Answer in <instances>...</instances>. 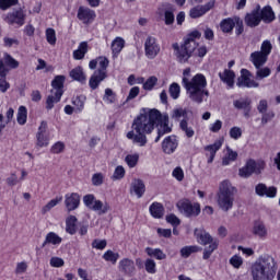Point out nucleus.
I'll return each mask as SVG.
<instances>
[{"instance_id": "52", "label": "nucleus", "mask_w": 280, "mask_h": 280, "mask_svg": "<svg viewBox=\"0 0 280 280\" xmlns=\"http://www.w3.org/2000/svg\"><path fill=\"white\" fill-rule=\"evenodd\" d=\"M144 268L149 275H155L156 273V262L154 259L148 258L144 262Z\"/></svg>"}, {"instance_id": "43", "label": "nucleus", "mask_w": 280, "mask_h": 280, "mask_svg": "<svg viewBox=\"0 0 280 280\" xmlns=\"http://www.w3.org/2000/svg\"><path fill=\"white\" fill-rule=\"evenodd\" d=\"M218 246H220V243L218 241L209 244V246L203 249V259H209L211 255H213V252L218 250Z\"/></svg>"}, {"instance_id": "50", "label": "nucleus", "mask_w": 280, "mask_h": 280, "mask_svg": "<svg viewBox=\"0 0 280 280\" xmlns=\"http://www.w3.org/2000/svg\"><path fill=\"white\" fill-rule=\"evenodd\" d=\"M103 259H105V261H110V264H117V259H119V254L109 249L105 252V254L103 255Z\"/></svg>"}, {"instance_id": "24", "label": "nucleus", "mask_w": 280, "mask_h": 280, "mask_svg": "<svg viewBox=\"0 0 280 280\" xmlns=\"http://www.w3.org/2000/svg\"><path fill=\"white\" fill-rule=\"evenodd\" d=\"M195 235H196L199 244H201L202 246H207V244H213V242H215L213 236H211V234H209V232H207L202 229L201 230L196 229Z\"/></svg>"}, {"instance_id": "29", "label": "nucleus", "mask_w": 280, "mask_h": 280, "mask_svg": "<svg viewBox=\"0 0 280 280\" xmlns=\"http://www.w3.org/2000/svg\"><path fill=\"white\" fill-rule=\"evenodd\" d=\"M149 211H150L152 218L161 219V218H163V215H165V208L163 207V203H161V202H153L150 206Z\"/></svg>"}, {"instance_id": "22", "label": "nucleus", "mask_w": 280, "mask_h": 280, "mask_svg": "<svg viewBox=\"0 0 280 280\" xmlns=\"http://www.w3.org/2000/svg\"><path fill=\"white\" fill-rule=\"evenodd\" d=\"M120 272L122 275H128L129 277H132L135 275V260L130 258H124L122 260L119 261L118 266Z\"/></svg>"}, {"instance_id": "42", "label": "nucleus", "mask_w": 280, "mask_h": 280, "mask_svg": "<svg viewBox=\"0 0 280 280\" xmlns=\"http://www.w3.org/2000/svg\"><path fill=\"white\" fill-rule=\"evenodd\" d=\"M59 202H62V197H57L55 199H51L46 206L42 208V214L45 215L46 213H49L54 207H56Z\"/></svg>"}, {"instance_id": "7", "label": "nucleus", "mask_w": 280, "mask_h": 280, "mask_svg": "<svg viewBox=\"0 0 280 280\" xmlns=\"http://www.w3.org/2000/svg\"><path fill=\"white\" fill-rule=\"evenodd\" d=\"M176 207L185 218H198L200 215V203L191 202L189 199H180Z\"/></svg>"}, {"instance_id": "47", "label": "nucleus", "mask_w": 280, "mask_h": 280, "mask_svg": "<svg viewBox=\"0 0 280 280\" xmlns=\"http://www.w3.org/2000/svg\"><path fill=\"white\" fill-rule=\"evenodd\" d=\"M4 65L10 67V69H19V61L8 52L4 54Z\"/></svg>"}, {"instance_id": "44", "label": "nucleus", "mask_w": 280, "mask_h": 280, "mask_svg": "<svg viewBox=\"0 0 280 280\" xmlns=\"http://www.w3.org/2000/svg\"><path fill=\"white\" fill-rule=\"evenodd\" d=\"M218 246H220V243L218 241L209 244V246L203 249V259H209L211 255H213V252L218 250Z\"/></svg>"}, {"instance_id": "16", "label": "nucleus", "mask_w": 280, "mask_h": 280, "mask_svg": "<svg viewBox=\"0 0 280 280\" xmlns=\"http://www.w3.org/2000/svg\"><path fill=\"white\" fill-rule=\"evenodd\" d=\"M237 86H245L247 89H257L259 83L250 79V71L246 69L241 70V77L237 79Z\"/></svg>"}, {"instance_id": "36", "label": "nucleus", "mask_w": 280, "mask_h": 280, "mask_svg": "<svg viewBox=\"0 0 280 280\" xmlns=\"http://www.w3.org/2000/svg\"><path fill=\"white\" fill-rule=\"evenodd\" d=\"M179 128L183 132H185V135L188 139H191V137H194L196 135L194 127H191L189 125V121L187 119L180 120Z\"/></svg>"}, {"instance_id": "51", "label": "nucleus", "mask_w": 280, "mask_h": 280, "mask_svg": "<svg viewBox=\"0 0 280 280\" xmlns=\"http://www.w3.org/2000/svg\"><path fill=\"white\" fill-rule=\"evenodd\" d=\"M234 27L236 36H242L244 34V21L240 16H234Z\"/></svg>"}, {"instance_id": "17", "label": "nucleus", "mask_w": 280, "mask_h": 280, "mask_svg": "<svg viewBox=\"0 0 280 280\" xmlns=\"http://www.w3.org/2000/svg\"><path fill=\"white\" fill-rule=\"evenodd\" d=\"M79 21H82L84 25H89V23H93L95 21V11L86 8V7H80L77 14Z\"/></svg>"}, {"instance_id": "6", "label": "nucleus", "mask_w": 280, "mask_h": 280, "mask_svg": "<svg viewBox=\"0 0 280 280\" xmlns=\"http://www.w3.org/2000/svg\"><path fill=\"white\" fill-rule=\"evenodd\" d=\"M52 90L50 91V95L47 96L46 100V109L51 110L54 108V104H58L62 98V94L65 93L62 89H65V75H57L51 82Z\"/></svg>"}, {"instance_id": "56", "label": "nucleus", "mask_w": 280, "mask_h": 280, "mask_svg": "<svg viewBox=\"0 0 280 280\" xmlns=\"http://www.w3.org/2000/svg\"><path fill=\"white\" fill-rule=\"evenodd\" d=\"M125 161L129 167H137V163H139V154H129L125 158Z\"/></svg>"}, {"instance_id": "13", "label": "nucleus", "mask_w": 280, "mask_h": 280, "mask_svg": "<svg viewBox=\"0 0 280 280\" xmlns=\"http://www.w3.org/2000/svg\"><path fill=\"white\" fill-rule=\"evenodd\" d=\"M4 21L9 25H19L21 27L25 25V12H23V9L12 11L7 14Z\"/></svg>"}, {"instance_id": "8", "label": "nucleus", "mask_w": 280, "mask_h": 280, "mask_svg": "<svg viewBox=\"0 0 280 280\" xmlns=\"http://www.w3.org/2000/svg\"><path fill=\"white\" fill-rule=\"evenodd\" d=\"M83 202L88 209H91V211H97L98 215H104L110 211V205L95 199V195H85L83 197Z\"/></svg>"}, {"instance_id": "11", "label": "nucleus", "mask_w": 280, "mask_h": 280, "mask_svg": "<svg viewBox=\"0 0 280 280\" xmlns=\"http://www.w3.org/2000/svg\"><path fill=\"white\" fill-rule=\"evenodd\" d=\"M161 54V46L156 43V37L148 36L144 40V56L149 60H154Z\"/></svg>"}, {"instance_id": "12", "label": "nucleus", "mask_w": 280, "mask_h": 280, "mask_svg": "<svg viewBox=\"0 0 280 280\" xmlns=\"http://www.w3.org/2000/svg\"><path fill=\"white\" fill-rule=\"evenodd\" d=\"M158 126V137L155 138V143L161 141V137L170 135L172 132V127H170V116L161 114V119L155 124Z\"/></svg>"}, {"instance_id": "61", "label": "nucleus", "mask_w": 280, "mask_h": 280, "mask_svg": "<svg viewBox=\"0 0 280 280\" xmlns=\"http://www.w3.org/2000/svg\"><path fill=\"white\" fill-rule=\"evenodd\" d=\"M92 184L95 187H100V185H103L104 184V175L102 173H95L92 176Z\"/></svg>"}, {"instance_id": "5", "label": "nucleus", "mask_w": 280, "mask_h": 280, "mask_svg": "<svg viewBox=\"0 0 280 280\" xmlns=\"http://www.w3.org/2000/svg\"><path fill=\"white\" fill-rule=\"evenodd\" d=\"M98 69L94 71V73L91 75L89 80V86L92 89V91H95L98 89L100 84L104 82L108 78V58L106 57H98Z\"/></svg>"}, {"instance_id": "59", "label": "nucleus", "mask_w": 280, "mask_h": 280, "mask_svg": "<svg viewBox=\"0 0 280 280\" xmlns=\"http://www.w3.org/2000/svg\"><path fill=\"white\" fill-rule=\"evenodd\" d=\"M261 125L266 126V124H268L269 121H272V119H275V112L269 110V112H265L264 114H261Z\"/></svg>"}, {"instance_id": "26", "label": "nucleus", "mask_w": 280, "mask_h": 280, "mask_svg": "<svg viewBox=\"0 0 280 280\" xmlns=\"http://www.w3.org/2000/svg\"><path fill=\"white\" fill-rule=\"evenodd\" d=\"M259 18L264 23H272V21H275V11H272V7L267 5L261 9L259 5Z\"/></svg>"}, {"instance_id": "45", "label": "nucleus", "mask_w": 280, "mask_h": 280, "mask_svg": "<svg viewBox=\"0 0 280 280\" xmlns=\"http://www.w3.org/2000/svg\"><path fill=\"white\" fill-rule=\"evenodd\" d=\"M198 250H200V248L196 245L192 246H185L180 249V256L184 259H187V257H189L190 255H192V253H198Z\"/></svg>"}, {"instance_id": "27", "label": "nucleus", "mask_w": 280, "mask_h": 280, "mask_svg": "<svg viewBox=\"0 0 280 280\" xmlns=\"http://www.w3.org/2000/svg\"><path fill=\"white\" fill-rule=\"evenodd\" d=\"M219 78L221 82H224L230 89H233L235 84V72H233V70L225 69L223 72L219 73Z\"/></svg>"}, {"instance_id": "25", "label": "nucleus", "mask_w": 280, "mask_h": 280, "mask_svg": "<svg viewBox=\"0 0 280 280\" xmlns=\"http://www.w3.org/2000/svg\"><path fill=\"white\" fill-rule=\"evenodd\" d=\"M249 60L254 65L255 69H259V67H264V65L268 62V57L265 56L264 52L254 51L250 54Z\"/></svg>"}, {"instance_id": "63", "label": "nucleus", "mask_w": 280, "mask_h": 280, "mask_svg": "<svg viewBox=\"0 0 280 280\" xmlns=\"http://www.w3.org/2000/svg\"><path fill=\"white\" fill-rule=\"evenodd\" d=\"M230 264L231 266H233V268H241L242 264H244V260L242 259V257L234 255L231 259H230Z\"/></svg>"}, {"instance_id": "34", "label": "nucleus", "mask_w": 280, "mask_h": 280, "mask_svg": "<svg viewBox=\"0 0 280 280\" xmlns=\"http://www.w3.org/2000/svg\"><path fill=\"white\" fill-rule=\"evenodd\" d=\"M145 253L147 255H149V257H154V259H158L160 261H163V259H167V255L163 253L161 248L147 247Z\"/></svg>"}, {"instance_id": "39", "label": "nucleus", "mask_w": 280, "mask_h": 280, "mask_svg": "<svg viewBox=\"0 0 280 280\" xmlns=\"http://www.w3.org/2000/svg\"><path fill=\"white\" fill-rule=\"evenodd\" d=\"M103 101L105 104H115V102H117V93H115V91H113L110 88L105 89Z\"/></svg>"}, {"instance_id": "18", "label": "nucleus", "mask_w": 280, "mask_h": 280, "mask_svg": "<svg viewBox=\"0 0 280 280\" xmlns=\"http://www.w3.org/2000/svg\"><path fill=\"white\" fill-rule=\"evenodd\" d=\"M178 148V140L176 136H168L162 142V150L164 154H174Z\"/></svg>"}, {"instance_id": "49", "label": "nucleus", "mask_w": 280, "mask_h": 280, "mask_svg": "<svg viewBox=\"0 0 280 280\" xmlns=\"http://www.w3.org/2000/svg\"><path fill=\"white\" fill-rule=\"evenodd\" d=\"M168 93L173 100H178V97H180V85H178V83H172Z\"/></svg>"}, {"instance_id": "60", "label": "nucleus", "mask_w": 280, "mask_h": 280, "mask_svg": "<svg viewBox=\"0 0 280 280\" xmlns=\"http://www.w3.org/2000/svg\"><path fill=\"white\" fill-rule=\"evenodd\" d=\"M19 0H0V10H9L12 5H16Z\"/></svg>"}, {"instance_id": "21", "label": "nucleus", "mask_w": 280, "mask_h": 280, "mask_svg": "<svg viewBox=\"0 0 280 280\" xmlns=\"http://www.w3.org/2000/svg\"><path fill=\"white\" fill-rule=\"evenodd\" d=\"M255 191L257 196H260V197L266 196L267 198H275L277 196V187L275 186L268 187L266 186V184L256 185Z\"/></svg>"}, {"instance_id": "48", "label": "nucleus", "mask_w": 280, "mask_h": 280, "mask_svg": "<svg viewBox=\"0 0 280 280\" xmlns=\"http://www.w3.org/2000/svg\"><path fill=\"white\" fill-rule=\"evenodd\" d=\"M222 143H224V140H217L213 144L205 147V150L206 152H210V154H217L218 150L222 148Z\"/></svg>"}, {"instance_id": "9", "label": "nucleus", "mask_w": 280, "mask_h": 280, "mask_svg": "<svg viewBox=\"0 0 280 280\" xmlns=\"http://www.w3.org/2000/svg\"><path fill=\"white\" fill-rule=\"evenodd\" d=\"M197 48L198 44L196 43V39L186 38L184 45L180 46V50L177 54L178 62H180L182 65L187 62Z\"/></svg>"}, {"instance_id": "1", "label": "nucleus", "mask_w": 280, "mask_h": 280, "mask_svg": "<svg viewBox=\"0 0 280 280\" xmlns=\"http://www.w3.org/2000/svg\"><path fill=\"white\" fill-rule=\"evenodd\" d=\"M159 121H161V112L159 109H149L140 114L133 119L132 130L127 132V139H130L132 143H137L140 148L145 147L148 143L145 135H152Z\"/></svg>"}, {"instance_id": "41", "label": "nucleus", "mask_w": 280, "mask_h": 280, "mask_svg": "<svg viewBox=\"0 0 280 280\" xmlns=\"http://www.w3.org/2000/svg\"><path fill=\"white\" fill-rule=\"evenodd\" d=\"M84 102H86V96L81 95L73 98L72 104L75 106V113H82L84 110Z\"/></svg>"}, {"instance_id": "19", "label": "nucleus", "mask_w": 280, "mask_h": 280, "mask_svg": "<svg viewBox=\"0 0 280 280\" xmlns=\"http://www.w3.org/2000/svg\"><path fill=\"white\" fill-rule=\"evenodd\" d=\"M261 23V19L259 18V4L256 8L245 15V25L247 27H257Z\"/></svg>"}, {"instance_id": "54", "label": "nucleus", "mask_w": 280, "mask_h": 280, "mask_svg": "<svg viewBox=\"0 0 280 280\" xmlns=\"http://www.w3.org/2000/svg\"><path fill=\"white\" fill-rule=\"evenodd\" d=\"M156 82H159V79L156 77H150L144 83L143 89L144 91H152L154 86H156Z\"/></svg>"}, {"instance_id": "38", "label": "nucleus", "mask_w": 280, "mask_h": 280, "mask_svg": "<svg viewBox=\"0 0 280 280\" xmlns=\"http://www.w3.org/2000/svg\"><path fill=\"white\" fill-rule=\"evenodd\" d=\"M228 153L222 159V165H231L233 161H237V152L233 151L231 148H226Z\"/></svg>"}, {"instance_id": "32", "label": "nucleus", "mask_w": 280, "mask_h": 280, "mask_svg": "<svg viewBox=\"0 0 280 280\" xmlns=\"http://www.w3.org/2000/svg\"><path fill=\"white\" fill-rule=\"evenodd\" d=\"M221 31L223 34H231L235 27V18H226L220 23Z\"/></svg>"}, {"instance_id": "58", "label": "nucleus", "mask_w": 280, "mask_h": 280, "mask_svg": "<svg viewBox=\"0 0 280 280\" xmlns=\"http://www.w3.org/2000/svg\"><path fill=\"white\" fill-rule=\"evenodd\" d=\"M172 119H179L180 117H187V109L175 108L171 115Z\"/></svg>"}, {"instance_id": "10", "label": "nucleus", "mask_w": 280, "mask_h": 280, "mask_svg": "<svg viewBox=\"0 0 280 280\" xmlns=\"http://www.w3.org/2000/svg\"><path fill=\"white\" fill-rule=\"evenodd\" d=\"M264 167H266V163H256L255 160H248L246 164L238 170V176L241 178H250L253 174H261Z\"/></svg>"}, {"instance_id": "3", "label": "nucleus", "mask_w": 280, "mask_h": 280, "mask_svg": "<svg viewBox=\"0 0 280 280\" xmlns=\"http://www.w3.org/2000/svg\"><path fill=\"white\" fill-rule=\"evenodd\" d=\"M277 275V261L270 255H264L252 266L254 280H272Z\"/></svg>"}, {"instance_id": "35", "label": "nucleus", "mask_w": 280, "mask_h": 280, "mask_svg": "<svg viewBox=\"0 0 280 280\" xmlns=\"http://www.w3.org/2000/svg\"><path fill=\"white\" fill-rule=\"evenodd\" d=\"M75 222H78V218H75V215H69L66 219V232L69 233V235H75Z\"/></svg>"}, {"instance_id": "62", "label": "nucleus", "mask_w": 280, "mask_h": 280, "mask_svg": "<svg viewBox=\"0 0 280 280\" xmlns=\"http://www.w3.org/2000/svg\"><path fill=\"white\" fill-rule=\"evenodd\" d=\"M106 240H94L92 242V248H96V250H104L106 248Z\"/></svg>"}, {"instance_id": "15", "label": "nucleus", "mask_w": 280, "mask_h": 280, "mask_svg": "<svg viewBox=\"0 0 280 280\" xmlns=\"http://www.w3.org/2000/svg\"><path fill=\"white\" fill-rule=\"evenodd\" d=\"M233 106L236 110H243L244 117L248 119L250 110H253V100L250 97L238 98L233 102Z\"/></svg>"}, {"instance_id": "30", "label": "nucleus", "mask_w": 280, "mask_h": 280, "mask_svg": "<svg viewBox=\"0 0 280 280\" xmlns=\"http://www.w3.org/2000/svg\"><path fill=\"white\" fill-rule=\"evenodd\" d=\"M47 244H52V246H58L62 244V237H60L56 232H49L46 235L44 243L42 244V248H45Z\"/></svg>"}, {"instance_id": "28", "label": "nucleus", "mask_w": 280, "mask_h": 280, "mask_svg": "<svg viewBox=\"0 0 280 280\" xmlns=\"http://www.w3.org/2000/svg\"><path fill=\"white\" fill-rule=\"evenodd\" d=\"M131 191L136 194L137 198H143V194H145V184L142 179H133L131 183Z\"/></svg>"}, {"instance_id": "55", "label": "nucleus", "mask_w": 280, "mask_h": 280, "mask_svg": "<svg viewBox=\"0 0 280 280\" xmlns=\"http://www.w3.org/2000/svg\"><path fill=\"white\" fill-rule=\"evenodd\" d=\"M124 176H126V170L124 168V166H117L114 171L112 179L113 180H121V178H124Z\"/></svg>"}, {"instance_id": "14", "label": "nucleus", "mask_w": 280, "mask_h": 280, "mask_svg": "<svg viewBox=\"0 0 280 280\" xmlns=\"http://www.w3.org/2000/svg\"><path fill=\"white\" fill-rule=\"evenodd\" d=\"M215 8V0H210L208 3L203 5H196L195 8L190 9L189 16L190 19H200V16H205L207 12L213 10Z\"/></svg>"}, {"instance_id": "20", "label": "nucleus", "mask_w": 280, "mask_h": 280, "mask_svg": "<svg viewBox=\"0 0 280 280\" xmlns=\"http://www.w3.org/2000/svg\"><path fill=\"white\" fill-rule=\"evenodd\" d=\"M65 206L68 212L75 211L80 207V195L78 192L67 194Z\"/></svg>"}, {"instance_id": "33", "label": "nucleus", "mask_w": 280, "mask_h": 280, "mask_svg": "<svg viewBox=\"0 0 280 280\" xmlns=\"http://www.w3.org/2000/svg\"><path fill=\"white\" fill-rule=\"evenodd\" d=\"M88 51H89V43L82 42L79 45V48L73 51L74 60H82V59H84V56H86Z\"/></svg>"}, {"instance_id": "40", "label": "nucleus", "mask_w": 280, "mask_h": 280, "mask_svg": "<svg viewBox=\"0 0 280 280\" xmlns=\"http://www.w3.org/2000/svg\"><path fill=\"white\" fill-rule=\"evenodd\" d=\"M18 124H20V126H25V124H27V107L26 106L19 107Z\"/></svg>"}, {"instance_id": "2", "label": "nucleus", "mask_w": 280, "mask_h": 280, "mask_svg": "<svg viewBox=\"0 0 280 280\" xmlns=\"http://www.w3.org/2000/svg\"><path fill=\"white\" fill-rule=\"evenodd\" d=\"M191 68H186L183 71L182 86L185 88L186 94L190 102L202 104L206 97L209 96L207 90V78L205 74L198 73L191 79Z\"/></svg>"}, {"instance_id": "37", "label": "nucleus", "mask_w": 280, "mask_h": 280, "mask_svg": "<svg viewBox=\"0 0 280 280\" xmlns=\"http://www.w3.org/2000/svg\"><path fill=\"white\" fill-rule=\"evenodd\" d=\"M124 45H126V42L121 37H116L112 42V51L114 56H117V54L121 52V49H124Z\"/></svg>"}, {"instance_id": "46", "label": "nucleus", "mask_w": 280, "mask_h": 280, "mask_svg": "<svg viewBox=\"0 0 280 280\" xmlns=\"http://www.w3.org/2000/svg\"><path fill=\"white\" fill-rule=\"evenodd\" d=\"M256 80H264V78H268L270 73H272V70H270L268 67H259L256 68Z\"/></svg>"}, {"instance_id": "23", "label": "nucleus", "mask_w": 280, "mask_h": 280, "mask_svg": "<svg viewBox=\"0 0 280 280\" xmlns=\"http://www.w3.org/2000/svg\"><path fill=\"white\" fill-rule=\"evenodd\" d=\"M252 233L260 240H266V237H268V228H266V223H264V221L257 220L254 221Z\"/></svg>"}, {"instance_id": "53", "label": "nucleus", "mask_w": 280, "mask_h": 280, "mask_svg": "<svg viewBox=\"0 0 280 280\" xmlns=\"http://www.w3.org/2000/svg\"><path fill=\"white\" fill-rule=\"evenodd\" d=\"M258 51L260 54H264L268 58V56H270V54L272 51V44L270 43V40L262 42L260 50H258Z\"/></svg>"}, {"instance_id": "4", "label": "nucleus", "mask_w": 280, "mask_h": 280, "mask_svg": "<svg viewBox=\"0 0 280 280\" xmlns=\"http://www.w3.org/2000/svg\"><path fill=\"white\" fill-rule=\"evenodd\" d=\"M235 196H237V188L233 186L231 180L224 179L219 185L217 194V205L221 211L229 213L235 205Z\"/></svg>"}, {"instance_id": "64", "label": "nucleus", "mask_w": 280, "mask_h": 280, "mask_svg": "<svg viewBox=\"0 0 280 280\" xmlns=\"http://www.w3.org/2000/svg\"><path fill=\"white\" fill-rule=\"evenodd\" d=\"M230 137H231V139H235V140L240 139L242 137V128L232 127L230 129Z\"/></svg>"}, {"instance_id": "31", "label": "nucleus", "mask_w": 280, "mask_h": 280, "mask_svg": "<svg viewBox=\"0 0 280 280\" xmlns=\"http://www.w3.org/2000/svg\"><path fill=\"white\" fill-rule=\"evenodd\" d=\"M70 78H72V80H75L77 82H80L81 84H84L86 82V74H84V70L80 66L73 68L70 71Z\"/></svg>"}, {"instance_id": "57", "label": "nucleus", "mask_w": 280, "mask_h": 280, "mask_svg": "<svg viewBox=\"0 0 280 280\" xmlns=\"http://www.w3.org/2000/svg\"><path fill=\"white\" fill-rule=\"evenodd\" d=\"M46 39L49 45H56V31L54 28L46 30Z\"/></svg>"}]
</instances>
